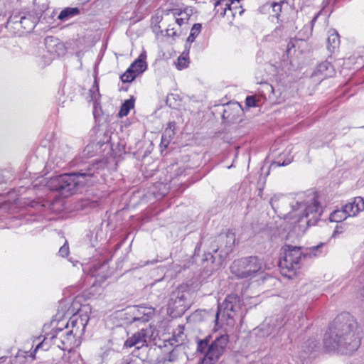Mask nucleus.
Wrapping results in <instances>:
<instances>
[{
    "label": "nucleus",
    "instance_id": "obj_34",
    "mask_svg": "<svg viewBox=\"0 0 364 364\" xmlns=\"http://www.w3.org/2000/svg\"><path fill=\"white\" fill-rule=\"evenodd\" d=\"M358 295L359 298L364 301V284L363 287L359 290Z\"/></svg>",
    "mask_w": 364,
    "mask_h": 364
},
{
    "label": "nucleus",
    "instance_id": "obj_11",
    "mask_svg": "<svg viewBox=\"0 0 364 364\" xmlns=\"http://www.w3.org/2000/svg\"><path fill=\"white\" fill-rule=\"evenodd\" d=\"M235 236L232 232H228L225 235H220L217 238V242L220 246L213 250L215 252H219L220 257H226L232 251L235 244Z\"/></svg>",
    "mask_w": 364,
    "mask_h": 364
},
{
    "label": "nucleus",
    "instance_id": "obj_30",
    "mask_svg": "<svg viewBox=\"0 0 364 364\" xmlns=\"http://www.w3.org/2000/svg\"><path fill=\"white\" fill-rule=\"evenodd\" d=\"M255 99L252 96H249L246 98V105L247 107H254L255 106Z\"/></svg>",
    "mask_w": 364,
    "mask_h": 364
},
{
    "label": "nucleus",
    "instance_id": "obj_14",
    "mask_svg": "<svg viewBox=\"0 0 364 364\" xmlns=\"http://www.w3.org/2000/svg\"><path fill=\"white\" fill-rule=\"evenodd\" d=\"M220 5H224L225 7V14L228 12H230V16L232 18H235L236 16H241L244 12V9L242 8L240 5V0H232L230 4H228L227 1L223 0L218 1L215 3V7H218Z\"/></svg>",
    "mask_w": 364,
    "mask_h": 364
},
{
    "label": "nucleus",
    "instance_id": "obj_24",
    "mask_svg": "<svg viewBox=\"0 0 364 364\" xmlns=\"http://www.w3.org/2000/svg\"><path fill=\"white\" fill-rule=\"evenodd\" d=\"M202 29V25L200 23H195L191 29L189 36L187 38V41L193 43L196 38L199 35Z\"/></svg>",
    "mask_w": 364,
    "mask_h": 364
},
{
    "label": "nucleus",
    "instance_id": "obj_22",
    "mask_svg": "<svg viewBox=\"0 0 364 364\" xmlns=\"http://www.w3.org/2000/svg\"><path fill=\"white\" fill-rule=\"evenodd\" d=\"M134 100L133 99H129L124 102V103L122 105L119 115L120 117L127 116L130 109L134 108Z\"/></svg>",
    "mask_w": 364,
    "mask_h": 364
},
{
    "label": "nucleus",
    "instance_id": "obj_37",
    "mask_svg": "<svg viewBox=\"0 0 364 364\" xmlns=\"http://www.w3.org/2000/svg\"><path fill=\"white\" fill-rule=\"evenodd\" d=\"M318 15H319V14H316V15L314 17V18H313V19H312V21H311L312 24H314V23L316 22V19H317V18H318Z\"/></svg>",
    "mask_w": 364,
    "mask_h": 364
},
{
    "label": "nucleus",
    "instance_id": "obj_19",
    "mask_svg": "<svg viewBox=\"0 0 364 364\" xmlns=\"http://www.w3.org/2000/svg\"><path fill=\"white\" fill-rule=\"evenodd\" d=\"M340 45L338 33L336 31L331 29L328 32L327 48L331 52H334Z\"/></svg>",
    "mask_w": 364,
    "mask_h": 364
},
{
    "label": "nucleus",
    "instance_id": "obj_17",
    "mask_svg": "<svg viewBox=\"0 0 364 364\" xmlns=\"http://www.w3.org/2000/svg\"><path fill=\"white\" fill-rule=\"evenodd\" d=\"M334 73L333 65L328 61H324L320 63L316 70L314 73V76H321V80L326 77H331Z\"/></svg>",
    "mask_w": 364,
    "mask_h": 364
},
{
    "label": "nucleus",
    "instance_id": "obj_18",
    "mask_svg": "<svg viewBox=\"0 0 364 364\" xmlns=\"http://www.w3.org/2000/svg\"><path fill=\"white\" fill-rule=\"evenodd\" d=\"M146 52H142L138 58L135 60L129 66L134 73L138 75L142 73L146 69L147 65L146 63Z\"/></svg>",
    "mask_w": 364,
    "mask_h": 364
},
{
    "label": "nucleus",
    "instance_id": "obj_26",
    "mask_svg": "<svg viewBox=\"0 0 364 364\" xmlns=\"http://www.w3.org/2000/svg\"><path fill=\"white\" fill-rule=\"evenodd\" d=\"M137 75L129 68L124 74L120 77L121 80L123 82H131L133 81Z\"/></svg>",
    "mask_w": 364,
    "mask_h": 364
},
{
    "label": "nucleus",
    "instance_id": "obj_7",
    "mask_svg": "<svg viewBox=\"0 0 364 364\" xmlns=\"http://www.w3.org/2000/svg\"><path fill=\"white\" fill-rule=\"evenodd\" d=\"M191 14L187 9H171L163 11L161 21L166 25V35L169 37H178L187 29Z\"/></svg>",
    "mask_w": 364,
    "mask_h": 364
},
{
    "label": "nucleus",
    "instance_id": "obj_9",
    "mask_svg": "<svg viewBox=\"0 0 364 364\" xmlns=\"http://www.w3.org/2000/svg\"><path fill=\"white\" fill-rule=\"evenodd\" d=\"M230 268L237 279H252L262 271V262L257 257H246L235 260Z\"/></svg>",
    "mask_w": 364,
    "mask_h": 364
},
{
    "label": "nucleus",
    "instance_id": "obj_38",
    "mask_svg": "<svg viewBox=\"0 0 364 364\" xmlns=\"http://www.w3.org/2000/svg\"><path fill=\"white\" fill-rule=\"evenodd\" d=\"M340 232H341V231H339L338 227H336V230H335V231L333 232V235H335L337 233H340Z\"/></svg>",
    "mask_w": 364,
    "mask_h": 364
},
{
    "label": "nucleus",
    "instance_id": "obj_15",
    "mask_svg": "<svg viewBox=\"0 0 364 364\" xmlns=\"http://www.w3.org/2000/svg\"><path fill=\"white\" fill-rule=\"evenodd\" d=\"M343 208L348 216H355L364 210V200L361 197H355L352 202L347 203Z\"/></svg>",
    "mask_w": 364,
    "mask_h": 364
},
{
    "label": "nucleus",
    "instance_id": "obj_31",
    "mask_svg": "<svg viewBox=\"0 0 364 364\" xmlns=\"http://www.w3.org/2000/svg\"><path fill=\"white\" fill-rule=\"evenodd\" d=\"M290 160L288 161H284L282 163H280L279 161L273 162L272 164V166H287L290 164Z\"/></svg>",
    "mask_w": 364,
    "mask_h": 364
},
{
    "label": "nucleus",
    "instance_id": "obj_5",
    "mask_svg": "<svg viewBox=\"0 0 364 364\" xmlns=\"http://www.w3.org/2000/svg\"><path fill=\"white\" fill-rule=\"evenodd\" d=\"M229 342L227 334L221 335L210 343V336L197 340V352L203 353L198 364H215L225 353Z\"/></svg>",
    "mask_w": 364,
    "mask_h": 364
},
{
    "label": "nucleus",
    "instance_id": "obj_33",
    "mask_svg": "<svg viewBox=\"0 0 364 364\" xmlns=\"http://www.w3.org/2000/svg\"><path fill=\"white\" fill-rule=\"evenodd\" d=\"M282 320H281V321H279V324H277V325H276V324H274V323H272V329H271V330H268V331H267V333H268V334H269V333H272V331H273L274 328H277V327H278V326H282Z\"/></svg>",
    "mask_w": 364,
    "mask_h": 364
},
{
    "label": "nucleus",
    "instance_id": "obj_6",
    "mask_svg": "<svg viewBox=\"0 0 364 364\" xmlns=\"http://www.w3.org/2000/svg\"><path fill=\"white\" fill-rule=\"evenodd\" d=\"M229 342L227 334L221 335L210 343V336L197 340V352L203 353L198 364H215L225 353Z\"/></svg>",
    "mask_w": 364,
    "mask_h": 364
},
{
    "label": "nucleus",
    "instance_id": "obj_27",
    "mask_svg": "<svg viewBox=\"0 0 364 364\" xmlns=\"http://www.w3.org/2000/svg\"><path fill=\"white\" fill-rule=\"evenodd\" d=\"M287 4L285 1L280 2H273L271 4V6L272 8V11L274 13L276 17H278L282 11V5Z\"/></svg>",
    "mask_w": 364,
    "mask_h": 364
},
{
    "label": "nucleus",
    "instance_id": "obj_10",
    "mask_svg": "<svg viewBox=\"0 0 364 364\" xmlns=\"http://www.w3.org/2000/svg\"><path fill=\"white\" fill-rule=\"evenodd\" d=\"M281 259L279 267L284 272V274L287 272L295 274L296 271L300 268V262L302 252L300 247L285 245L281 250Z\"/></svg>",
    "mask_w": 364,
    "mask_h": 364
},
{
    "label": "nucleus",
    "instance_id": "obj_12",
    "mask_svg": "<svg viewBox=\"0 0 364 364\" xmlns=\"http://www.w3.org/2000/svg\"><path fill=\"white\" fill-rule=\"evenodd\" d=\"M190 294L188 291H177L171 295L168 306L173 310L183 312L190 306Z\"/></svg>",
    "mask_w": 364,
    "mask_h": 364
},
{
    "label": "nucleus",
    "instance_id": "obj_25",
    "mask_svg": "<svg viewBox=\"0 0 364 364\" xmlns=\"http://www.w3.org/2000/svg\"><path fill=\"white\" fill-rule=\"evenodd\" d=\"M189 64L188 58L186 55H180L176 62L175 63L176 67L178 70H181L186 68Z\"/></svg>",
    "mask_w": 364,
    "mask_h": 364
},
{
    "label": "nucleus",
    "instance_id": "obj_29",
    "mask_svg": "<svg viewBox=\"0 0 364 364\" xmlns=\"http://www.w3.org/2000/svg\"><path fill=\"white\" fill-rule=\"evenodd\" d=\"M58 253L63 257L69 255V247L67 242L60 248Z\"/></svg>",
    "mask_w": 364,
    "mask_h": 364
},
{
    "label": "nucleus",
    "instance_id": "obj_16",
    "mask_svg": "<svg viewBox=\"0 0 364 364\" xmlns=\"http://www.w3.org/2000/svg\"><path fill=\"white\" fill-rule=\"evenodd\" d=\"M146 337L145 331L141 329L139 332L134 333L132 337L128 338L124 343V346L127 348L135 346L139 349L146 343Z\"/></svg>",
    "mask_w": 364,
    "mask_h": 364
},
{
    "label": "nucleus",
    "instance_id": "obj_13",
    "mask_svg": "<svg viewBox=\"0 0 364 364\" xmlns=\"http://www.w3.org/2000/svg\"><path fill=\"white\" fill-rule=\"evenodd\" d=\"M155 309L151 306H135L130 309V314L133 316L132 321L148 322L154 315Z\"/></svg>",
    "mask_w": 364,
    "mask_h": 364
},
{
    "label": "nucleus",
    "instance_id": "obj_35",
    "mask_svg": "<svg viewBox=\"0 0 364 364\" xmlns=\"http://www.w3.org/2000/svg\"><path fill=\"white\" fill-rule=\"evenodd\" d=\"M221 15L226 16L228 18L231 17L230 12H228L227 14H225V8L223 9V11L221 12Z\"/></svg>",
    "mask_w": 364,
    "mask_h": 364
},
{
    "label": "nucleus",
    "instance_id": "obj_28",
    "mask_svg": "<svg viewBox=\"0 0 364 364\" xmlns=\"http://www.w3.org/2000/svg\"><path fill=\"white\" fill-rule=\"evenodd\" d=\"M318 344L316 341H309L308 346H306V349H305L306 353H311L318 346Z\"/></svg>",
    "mask_w": 364,
    "mask_h": 364
},
{
    "label": "nucleus",
    "instance_id": "obj_8",
    "mask_svg": "<svg viewBox=\"0 0 364 364\" xmlns=\"http://www.w3.org/2000/svg\"><path fill=\"white\" fill-rule=\"evenodd\" d=\"M240 297L235 294L228 295L223 303L218 306L215 314V324L220 326H232L235 324V318L241 309Z\"/></svg>",
    "mask_w": 364,
    "mask_h": 364
},
{
    "label": "nucleus",
    "instance_id": "obj_41",
    "mask_svg": "<svg viewBox=\"0 0 364 364\" xmlns=\"http://www.w3.org/2000/svg\"><path fill=\"white\" fill-rule=\"evenodd\" d=\"M171 132V129H169V130L166 129V130L165 131V134H166L168 132Z\"/></svg>",
    "mask_w": 364,
    "mask_h": 364
},
{
    "label": "nucleus",
    "instance_id": "obj_1",
    "mask_svg": "<svg viewBox=\"0 0 364 364\" xmlns=\"http://www.w3.org/2000/svg\"><path fill=\"white\" fill-rule=\"evenodd\" d=\"M270 204L275 212L292 220V230L297 236H301L307 226L314 225L321 212L319 203L314 198L304 203L301 195L298 196L296 199L274 196L271 198Z\"/></svg>",
    "mask_w": 364,
    "mask_h": 364
},
{
    "label": "nucleus",
    "instance_id": "obj_4",
    "mask_svg": "<svg viewBox=\"0 0 364 364\" xmlns=\"http://www.w3.org/2000/svg\"><path fill=\"white\" fill-rule=\"evenodd\" d=\"M75 334L76 333H74L73 329H70L68 324L64 328L53 329L46 335L43 341L36 346L33 352L31 353V356L34 359L38 349L47 350L50 344L55 346L63 351L70 350L77 345Z\"/></svg>",
    "mask_w": 364,
    "mask_h": 364
},
{
    "label": "nucleus",
    "instance_id": "obj_23",
    "mask_svg": "<svg viewBox=\"0 0 364 364\" xmlns=\"http://www.w3.org/2000/svg\"><path fill=\"white\" fill-rule=\"evenodd\" d=\"M347 217L349 216L348 215L347 213L344 211L343 208L342 210H337L333 211L330 215L329 219L331 222L339 223L346 219Z\"/></svg>",
    "mask_w": 364,
    "mask_h": 364
},
{
    "label": "nucleus",
    "instance_id": "obj_44",
    "mask_svg": "<svg viewBox=\"0 0 364 364\" xmlns=\"http://www.w3.org/2000/svg\"><path fill=\"white\" fill-rule=\"evenodd\" d=\"M363 127H364V126H363Z\"/></svg>",
    "mask_w": 364,
    "mask_h": 364
},
{
    "label": "nucleus",
    "instance_id": "obj_43",
    "mask_svg": "<svg viewBox=\"0 0 364 364\" xmlns=\"http://www.w3.org/2000/svg\"><path fill=\"white\" fill-rule=\"evenodd\" d=\"M209 256L210 257L211 259L213 257V255H209Z\"/></svg>",
    "mask_w": 364,
    "mask_h": 364
},
{
    "label": "nucleus",
    "instance_id": "obj_21",
    "mask_svg": "<svg viewBox=\"0 0 364 364\" xmlns=\"http://www.w3.org/2000/svg\"><path fill=\"white\" fill-rule=\"evenodd\" d=\"M79 14H80V10L77 8L68 7L61 11V12L60 13V14L58 16V18L60 20L63 21V20H66L70 17L77 16Z\"/></svg>",
    "mask_w": 364,
    "mask_h": 364
},
{
    "label": "nucleus",
    "instance_id": "obj_39",
    "mask_svg": "<svg viewBox=\"0 0 364 364\" xmlns=\"http://www.w3.org/2000/svg\"><path fill=\"white\" fill-rule=\"evenodd\" d=\"M15 18H16V16L14 18H11L10 21H13L14 23H16V21L14 20Z\"/></svg>",
    "mask_w": 364,
    "mask_h": 364
},
{
    "label": "nucleus",
    "instance_id": "obj_2",
    "mask_svg": "<svg viewBox=\"0 0 364 364\" xmlns=\"http://www.w3.org/2000/svg\"><path fill=\"white\" fill-rule=\"evenodd\" d=\"M360 346L358 326L354 318L348 313L337 316L324 335L326 350L347 355L357 350Z\"/></svg>",
    "mask_w": 364,
    "mask_h": 364
},
{
    "label": "nucleus",
    "instance_id": "obj_40",
    "mask_svg": "<svg viewBox=\"0 0 364 364\" xmlns=\"http://www.w3.org/2000/svg\"><path fill=\"white\" fill-rule=\"evenodd\" d=\"M4 359H5V358H4V357H1V358H0V361L1 362V361H3V360H4Z\"/></svg>",
    "mask_w": 364,
    "mask_h": 364
},
{
    "label": "nucleus",
    "instance_id": "obj_36",
    "mask_svg": "<svg viewBox=\"0 0 364 364\" xmlns=\"http://www.w3.org/2000/svg\"><path fill=\"white\" fill-rule=\"evenodd\" d=\"M272 322V319L265 320V321H264V323H263L262 326H264L266 325H270Z\"/></svg>",
    "mask_w": 364,
    "mask_h": 364
},
{
    "label": "nucleus",
    "instance_id": "obj_32",
    "mask_svg": "<svg viewBox=\"0 0 364 364\" xmlns=\"http://www.w3.org/2000/svg\"><path fill=\"white\" fill-rule=\"evenodd\" d=\"M176 356L175 353L173 351H171L169 353L168 357L166 359V360H168L169 362H173V361L176 360Z\"/></svg>",
    "mask_w": 364,
    "mask_h": 364
},
{
    "label": "nucleus",
    "instance_id": "obj_20",
    "mask_svg": "<svg viewBox=\"0 0 364 364\" xmlns=\"http://www.w3.org/2000/svg\"><path fill=\"white\" fill-rule=\"evenodd\" d=\"M19 23L27 32L32 31L36 26V19L31 16L21 17Z\"/></svg>",
    "mask_w": 364,
    "mask_h": 364
},
{
    "label": "nucleus",
    "instance_id": "obj_3",
    "mask_svg": "<svg viewBox=\"0 0 364 364\" xmlns=\"http://www.w3.org/2000/svg\"><path fill=\"white\" fill-rule=\"evenodd\" d=\"M102 165L101 161H95L85 169L58 176L53 180L55 189L63 197L76 193L84 186L94 183L93 179Z\"/></svg>",
    "mask_w": 364,
    "mask_h": 364
},
{
    "label": "nucleus",
    "instance_id": "obj_42",
    "mask_svg": "<svg viewBox=\"0 0 364 364\" xmlns=\"http://www.w3.org/2000/svg\"><path fill=\"white\" fill-rule=\"evenodd\" d=\"M318 247H319V246L313 247H311V249H313V250H316V249H317Z\"/></svg>",
    "mask_w": 364,
    "mask_h": 364
}]
</instances>
